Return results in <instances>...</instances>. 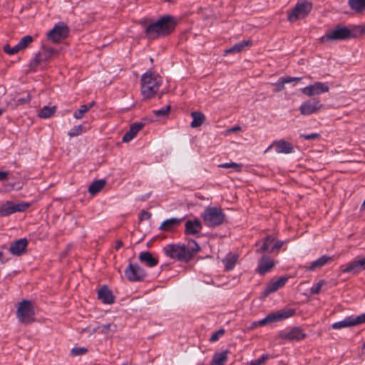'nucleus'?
I'll return each mask as SVG.
<instances>
[{"instance_id":"25","label":"nucleus","mask_w":365,"mask_h":365,"mask_svg":"<svg viewBox=\"0 0 365 365\" xmlns=\"http://www.w3.org/2000/svg\"><path fill=\"white\" fill-rule=\"evenodd\" d=\"M143 126L144 124L142 123H133L130 125L129 130L126 132L123 136L122 141L124 143H128L132 140Z\"/></svg>"},{"instance_id":"21","label":"nucleus","mask_w":365,"mask_h":365,"mask_svg":"<svg viewBox=\"0 0 365 365\" xmlns=\"http://www.w3.org/2000/svg\"><path fill=\"white\" fill-rule=\"evenodd\" d=\"M28 240L26 238H21L12 242L9 247V252L16 256L21 255L26 250Z\"/></svg>"},{"instance_id":"54","label":"nucleus","mask_w":365,"mask_h":365,"mask_svg":"<svg viewBox=\"0 0 365 365\" xmlns=\"http://www.w3.org/2000/svg\"><path fill=\"white\" fill-rule=\"evenodd\" d=\"M9 171H0V181L8 180Z\"/></svg>"},{"instance_id":"34","label":"nucleus","mask_w":365,"mask_h":365,"mask_svg":"<svg viewBox=\"0 0 365 365\" xmlns=\"http://www.w3.org/2000/svg\"><path fill=\"white\" fill-rule=\"evenodd\" d=\"M192 121L190 123L192 128L200 127L205 121V116L201 112L195 111L191 113Z\"/></svg>"},{"instance_id":"5","label":"nucleus","mask_w":365,"mask_h":365,"mask_svg":"<svg viewBox=\"0 0 365 365\" xmlns=\"http://www.w3.org/2000/svg\"><path fill=\"white\" fill-rule=\"evenodd\" d=\"M284 243V241H275L274 237L267 235L262 240L256 242L255 245L258 247L256 250V252L278 253Z\"/></svg>"},{"instance_id":"30","label":"nucleus","mask_w":365,"mask_h":365,"mask_svg":"<svg viewBox=\"0 0 365 365\" xmlns=\"http://www.w3.org/2000/svg\"><path fill=\"white\" fill-rule=\"evenodd\" d=\"M228 353L227 350L215 353L210 365H224L228 360Z\"/></svg>"},{"instance_id":"37","label":"nucleus","mask_w":365,"mask_h":365,"mask_svg":"<svg viewBox=\"0 0 365 365\" xmlns=\"http://www.w3.org/2000/svg\"><path fill=\"white\" fill-rule=\"evenodd\" d=\"M56 111L54 106L49 107L48 106H43L38 113V116L41 118H48L51 117Z\"/></svg>"},{"instance_id":"32","label":"nucleus","mask_w":365,"mask_h":365,"mask_svg":"<svg viewBox=\"0 0 365 365\" xmlns=\"http://www.w3.org/2000/svg\"><path fill=\"white\" fill-rule=\"evenodd\" d=\"M348 5L355 13L361 14L365 11V0H348Z\"/></svg>"},{"instance_id":"19","label":"nucleus","mask_w":365,"mask_h":365,"mask_svg":"<svg viewBox=\"0 0 365 365\" xmlns=\"http://www.w3.org/2000/svg\"><path fill=\"white\" fill-rule=\"evenodd\" d=\"M289 277L287 276L280 277L279 279H272L269 284L266 286V287L264 289L263 295L264 297H267L270 294L276 292L279 288L284 287L285 284L287 283Z\"/></svg>"},{"instance_id":"24","label":"nucleus","mask_w":365,"mask_h":365,"mask_svg":"<svg viewBox=\"0 0 365 365\" xmlns=\"http://www.w3.org/2000/svg\"><path fill=\"white\" fill-rule=\"evenodd\" d=\"M182 221V218L172 217L167 219L161 223L159 229L163 232H171L178 227Z\"/></svg>"},{"instance_id":"44","label":"nucleus","mask_w":365,"mask_h":365,"mask_svg":"<svg viewBox=\"0 0 365 365\" xmlns=\"http://www.w3.org/2000/svg\"><path fill=\"white\" fill-rule=\"evenodd\" d=\"M33 41V37L27 35L24 36L19 42V46L24 50Z\"/></svg>"},{"instance_id":"59","label":"nucleus","mask_w":365,"mask_h":365,"mask_svg":"<svg viewBox=\"0 0 365 365\" xmlns=\"http://www.w3.org/2000/svg\"><path fill=\"white\" fill-rule=\"evenodd\" d=\"M95 103L93 101V102H91L90 103L88 104H86V106H89V110L94 106Z\"/></svg>"},{"instance_id":"9","label":"nucleus","mask_w":365,"mask_h":365,"mask_svg":"<svg viewBox=\"0 0 365 365\" xmlns=\"http://www.w3.org/2000/svg\"><path fill=\"white\" fill-rule=\"evenodd\" d=\"M34 309L31 302L29 300H23L19 305L16 315L19 320L25 324L34 322Z\"/></svg>"},{"instance_id":"13","label":"nucleus","mask_w":365,"mask_h":365,"mask_svg":"<svg viewBox=\"0 0 365 365\" xmlns=\"http://www.w3.org/2000/svg\"><path fill=\"white\" fill-rule=\"evenodd\" d=\"M365 270V257H358L349 263L340 266L342 273H351L354 275Z\"/></svg>"},{"instance_id":"61","label":"nucleus","mask_w":365,"mask_h":365,"mask_svg":"<svg viewBox=\"0 0 365 365\" xmlns=\"http://www.w3.org/2000/svg\"><path fill=\"white\" fill-rule=\"evenodd\" d=\"M365 206V200H364L363 203H362V207H364Z\"/></svg>"},{"instance_id":"23","label":"nucleus","mask_w":365,"mask_h":365,"mask_svg":"<svg viewBox=\"0 0 365 365\" xmlns=\"http://www.w3.org/2000/svg\"><path fill=\"white\" fill-rule=\"evenodd\" d=\"M185 232L186 235H197L202 230V223L198 219L194 220H187L185 222Z\"/></svg>"},{"instance_id":"27","label":"nucleus","mask_w":365,"mask_h":365,"mask_svg":"<svg viewBox=\"0 0 365 365\" xmlns=\"http://www.w3.org/2000/svg\"><path fill=\"white\" fill-rule=\"evenodd\" d=\"M98 297L104 304H112L114 302V297L112 292L106 285L103 286L98 292Z\"/></svg>"},{"instance_id":"12","label":"nucleus","mask_w":365,"mask_h":365,"mask_svg":"<svg viewBox=\"0 0 365 365\" xmlns=\"http://www.w3.org/2000/svg\"><path fill=\"white\" fill-rule=\"evenodd\" d=\"M125 276L130 282H141L146 277V272L138 264L129 263L125 269Z\"/></svg>"},{"instance_id":"50","label":"nucleus","mask_w":365,"mask_h":365,"mask_svg":"<svg viewBox=\"0 0 365 365\" xmlns=\"http://www.w3.org/2000/svg\"><path fill=\"white\" fill-rule=\"evenodd\" d=\"M225 334V329H220L218 331L213 333L210 338V342H214L215 341H217L220 336H222Z\"/></svg>"},{"instance_id":"28","label":"nucleus","mask_w":365,"mask_h":365,"mask_svg":"<svg viewBox=\"0 0 365 365\" xmlns=\"http://www.w3.org/2000/svg\"><path fill=\"white\" fill-rule=\"evenodd\" d=\"M139 259L141 262L145 263L148 267H153L158 264V259L153 257L150 252H143L140 253Z\"/></svg>"},{"instance_id":"42","label":"nucleus","mask_w":365,"mask_h":365,"mask_svg":"<svg viewBox=\"0 0 365 365\" xmlns=\"http://www.w3.org/2000/svg\"><path fill=\"white\" fill-rule=\"evenodd\" d=\"M326 284H327V282L325 280H324V279L319 280L316 284H314L310 289L311 294H318L320 292L322 287Z\"/></svg>"},{"instance_id":"6","label":"nucleus","mask_w":365,"mask_h":365,"mask_svg":"<svg viewBox=\"0 0 365 365\" xmlns=\"http://www.w3.org/2000/svg\"><path fill=\"white\" fill-rule=\"evenodd\" d=\"M312 9V4L309 0H299L295 6L288 11L287 19L290 22L306 17Z\"/></svg>"},{"instance_id":"52","label":"nucleus","mask_w":365,"mask_h":365,"mask_svg":"<svg viewBox=\"0 0 365 365\" xmlns=\"http://www.w3.org/2000/svg\"><path fill=\"white\" fill-rule=\"evenodd\" d=\"M284 80V83H289L292 82L299 81L302 79L301 77H290V76H286V77H282Z\"/></svg>"},{"instance_id":"3","label":"nucleus","mask_w":365,"mask_h":365,"mask_svg":"<svg viewBox=\"0 0 365 365\" xmlns=\"http://www.w3.org/2000/svg\"><path fill=\"white\" fill-rule=\"evenodd\" d=\"M295 311L293 309H282L268 314L264 318L256 321L253 324L255 326L259 327L270 326L292 317Z\"/></svg>"},{"instance_id":"1","label":"nucleus","mask_w":365,"mask_h":365,"mask_svg":"<svg viewBox=\"0 0 365 365\" xmlns=\"http://www.w3.org/2000/svg\"><path fill=\"white\" fill-rule=\"evenodd\" d=\"M177 19L170 15H165L157 21L143 24L145 37L154 40L170 34L175 29Z\"/></svg>"},{"instance_id":"17","label":"nucleus","mask_w":365,"mask_h":365,"mask_svg":"<svg viewBox=\"0 0 365 365\" xmlns=\"http://www.w3.org/2000/svg\"><path fill=\"white\" fill-rule=\"evenodd\" d=\"M58 54V51L51 47L43 46L42 48L36 55L34 62L36 66L43 62L49 61L53 56Z\"/></svg>"},{"instance_id":"60","label":"nucleus","mask_w":365,"mask_h":365,"mask_svg":"<svg viewBox=\"0 0 365 365\" xmlns=\"http://www.w3.org/2000/svg\"><path fill=\"white\" fill-rule=\"evenodd\" d=\"M3 113V110L0 108V115Z\"/></svg>"},{"instance_id":"36","label":"nucleus","mask_w":365,"mask_h":365,"mask_svg":"<svg viewBox=\"0 0 365 365\" xmlns=\"http://www.w3.org/2000/svg\"><path fill=\"white\" fill-rule=\"evenodd\" d=\"M200 250V247L195 240H190L188 242L187 245H185V252L190 255V259L193 257L195 254Z\"/></svg>"},{"instance_id":"18","label":"nucleus","mask_w":365,"mask_h":365,"mask_svg":"<svg viewBox=\"0 0 365 365\" xmlns=\"http://www.w3.org/2000/svg\"><path fill=\"white\" fill-rule=\"evenodd\" d=\"M272 147L275 148V151L277 153L290 154L294 153V148L293 145L284 140L273 141L272 143L267 148L266 151L269 150Z\"/></svg>"},{"instance_id":"41","label":"nucleus","mask_w":365,"mask_h":365,"mask_svg":"<svg viewBox=\"0 0 365 365\" xmlns=\"http://www.w3.org/2000/svg\"><path fill=\"white\" fill-rule=\"evenodd\" d=\"M83 132H85V130H83V127L81 125H78L73 126L70 130L68 135L70 137L73 138V137H76V136L81 135Z\"/></svg>"},{"instance_id":"33","label":"nucleus","mask_w":365,"mask_h":365,"mask_svg":"<svg viewBox=\"0 0 365 365\" xmlns=\"http://www.w3.org/2000/svg\"><path fill=\"white\" fill-rule=\"evenodd\" d=\"M105 180H98L93 181L88 187V192L91 195H95L99 192L106 185Z\"/></svg>"},{"instance_id":"48","label":"nucleus","mask_w":365,"mask_h":365,"mask_svg":"<svg viewBox=\"0 0 365 365\" xmlns=\"http://www.w3.org/2000/svg\"><path fill=\"white\" fill-rule=\"evenodd\" d=\"M30 207V203L29 202H21L18 204H14L15 212H24L26 210Z\"/></svg>"},{"instance_id":"45","label":"nucleus","mask_w":365,"mask_h":365,"mask_svg":"<svg viewBox=\"0 0 365 365\" xmlns=\"http://www.w3.org/2000/svg\"><path fill=\"white\" fill-rule=\"evenodd\" d=\"M269 359V354H263L258 359L252 360L250 365H262Z\"/></svg>"},{"instance_id":"46","label":"nucleus","mask_w":365,"mask_h":365,"mask_svg":"<svg viewBox=\"0 0 365 365\" xmlns=\"http://www.w3.org/2000/svg\"><path fill=\"white\" fill-rule=\"evenodd\" d=\"M284 82L282 78H279L277 82L272 83L275 88L274 89V92L277 93L282 91L284 88Z\"/></svg>"},{"instance_id":"38","label":"nucleus","mask_w":365,"mask_h":365,"mask_svg":"<svg viewBox=\"0 0 365 365\" xmlns=\"http://www.w3.org/2000/svg\"><path fill=\"white\" fill-rule=\"evenodd\" d=\"M118 329V327L116 324L113 323H108L106 324H103L101 326H98L97 330L99 332L108 334L109 332H115Z\"/></svg>"},{"instance_id":"20","label":"nucleus","mask_w":365,"mask_h":365,"mask_svg":"<svg viewBox=\"0 0 365 365\" xmlns=\"http://www.w3.org/2000/svg\"><path fill=\"white\" fill-rule=\"evenodd\" d=\"M275 262L267 255H263L259 260L256 271L260 275H264L271 271L275 266Z\"/></svg>"},{"instance_id":"22","label":"nucleus","mask_w":365,"mask_h":365,"mask_svg":"<svg viewBox=\"0 0 365 365\" xmlns=\"http://www.w3.org/2000/svg\"><path fill=\"white\" fill-rule=\"evenodd\" d=\"M22 96H19L20 93H15L11 99V104L14 107L27 104L31 99V96L28 91H24L21 93Z\"/></svg>"},{"instance_id":"57","label":"nucleus","mask_w":365,"mask_h":365,"mask_svg":"<svg viewBox=\"0 0 365 365\" xmlns=\"http://www.w3.org/2000/svg\"><path fill=\"white\" fill-rule=\"evenodd\" d=\"M5 262L6 261L4 259V254L0 251V264H4Z\"/></svg>"},{"instance_id":"2","label":"nucleus","mask_w":365,"mask_h":365,"mask_svg":"<svg viewBox=\"0 0 365 365\" xmlns=\"http://www.w3.org/2000/svg\"><path fill=\"white\" fill-rule=\"evenodd\" d=\"M140 91L145 98H152L158 93L162 84V78L158 74L148 71L141 76Z\"/></svg>"},{"instance_id":"14","label":"nucleus","mask_w":365,"mask_h":365,"mask_svg":"<svg viewBox=\"0 0 365 365\" xmlns=\"http://www.w3.org/2000/svg\"><path fill=\"white\" fill-rule=\"evenodd\" d=\"M322 106L323 105L319 99L311 98L303 102L299 110L302 115H309L319 110Z\"/></svg>"},{"instance_id":"11","label":"nucleus","mask_w":365,"mask_h":365,"mask_svg":"<svg viewBox=\"0 0 365 365\" xmlns=\"http://www.w3.org/2000/svg\"><path fill=\"white\" fill-rule=\"evenodd\" d=\"M69 33V29L63 22H58L48 33L47 37L53 43H58L66 38Z\"/></svg>"},{"instance_id":"29","label":"nucleus","mask_w":365,"mask_h":365,"mask_svg":"<svg viewBox=\"0 0 365 365\" xmlns=\"http://www.w3.org/2000/svg\"><path fill=\"white\" fill-rule=\"evenodd\" d=\"M252 44L251 41H242L231 46L230 48L225 50V54L230 53H238L242 51L245 48L250 46Z\"/></svg>"},{"instance_id":"53","label":"nucleus","mask_w":365,"mask_h":365,"mask_svg":"<svg viewBox=\"0 0 365 365\" xmlns=\"http://www.w3.org/2000/svg\"><path fill=\"white\" fill-rule=\"evenodd\" d=\"M4 51L9 55H14L16 53V52L14 50V48L11 47L8 44L4 47Z\"/></svg>"},{"instance_id":"35","label":"nucleus","mask_w":365,"mask_h":365,"mask_svg":"<svg viewBox=\"0 0 365 365\" xmlns=\"http://www.w3.org/2000/svg\"><path fill=\"white\" fill-rule=\"evenodd\" d=\"M14 212V204L11 202L7 201L0 206V217L8 216Z\"/></svg>"},{"instance_id":"55","label":"nucleus","mask_w":365,"mask_h":365,"mask_svg":"<svg viewBox=\"0 0 365 365\" xmlns=\"http://www.w3.org/2000/svg\"><path fill=\"white\" fill-rule=\"evenodd\" d=\"M241 130H242V128L240 126H235V127H232V128H230L229 130H227V133H235V132L240 131Z\"/></svg>"},{"instance_id":"39","label":"nucleus","mask_w":365,"mask_h":365,"mask_svg":"<svg viewBox=\"0 0 365 365\" xmlns=\"http://www.w3.org/2000/svg\"><path fill=\"white\" fill-rule=\"evenodd\" d=\"M219 168H231L236 172H240L242 170V165L236 163H225L218 165Z\"/></svg>"},{"instance_id":"51","label":"nucleus","mask_w":365,"mask_h":365,"mask_svg":"<svg viewBox=\"0 0 365 365\" xmlns=\"http://www.w3.org/2000/svg\"><path fill=\"white\" fill-rule=\"evenodd\" d=\"M151 217V213L146 211V210H142L139 214V220L143 221L148 220Z\"/></svg>"},{"instance_id":"58","label":"nucleus","mask_w":365,"mask_h":365,"mask_svg":"<svg viewBox=\"0 0 365 365\" xmlns=\"http://www.w3.org/2000/svg\"><path fill=\"white\" fill-rule=\"evenodd\" d=\"M122 246H123L122 242H118L117 243V245H116L115 249H116V250H118V249H120Z\"/></svg>"},{"instance_id":"7","label":"nucleus","mask_w":365,"mask_h":365,"mask_svg":"<svg viewBox=\"0 0 365 365\" xmlns=\"http://www.w3.org/2000/svg\"><path fill=\"white\" fill-rule=\"evenodd\" d=\"M163 252L167 257L178 261L188 262L190 260V255L185 252V245H167Z\"/></svg>"},{"instance_id":"43","label":"nucleus","mask_w":365,"mask_h":365,"mask_svg":"<svg viewBox=\"0 0 365 365\" xmlns=\"http://www.w3.org/2000/svg\"><path fill=\"white\" fill-rule=\"evenodd\" d=\"M88 349L86 347H74L71 350L72 356H81L88 352Z\"/></svg>"},{"instance_id":"8","label":"nucleus","mask_w":365,"mask_h":365,"mask_svg":"<svg viewBox=\"0 0 365 365\" xmlns=\"http://www.w3.org/2000/svg\"><path fill=\"white\" fill-rule=\"evenodd\" d=\"M356 36L354 30L347 26H337L333 30L327 33L322 38V40L327 41H346Z\"/></svg>"},{"instance_id":"49","label":"nucleus","mask_w":365,"mask_h":365,"mask_svg":"<svg viewBox=\"0 0 365 365\" xmlns=\"http://www.w3.org/2000/svg\"><path fill=\"white\" fill-rule=\"evenodd\" d=\"M321 135L319 133H310V134H300L299 138L304 140H313L320 138Z\"/></svg>"},{"instance_id":"16","label":"nucleus","mask_w":365,"mask_h":365,"mask_svg":"<svg viewBox=\"0 0 365 365\" xmlns=\"http://www.w3.org/2000/svg\"><path fill=\"white\" fill-rule=\"evenodd\" d=\"M282 339L286 341H301L305 339L306 334L299 327H293L289 330H284L280 332Z\"/></svg>"},{"instance_id":"10","label":"nucleus","mask_w":365,"mask_h":365,"mask_svg":"<svg viewBox=\"0 0 365 365\" xmlns=\"http://www.w3.org/2000/svg\"><path fill=\"white\" fill-rule=\"evenodd\" d=\"M363 324H365V313L357 316L351 315L346 317L341 321L332 324L331 328L333 329L338 330L344 328L356 327Z\"/></svg>"},{"instance_id":"47","label":"nucleus","mask_w":365,"mask_h":365,"mask_svg":"<svg viewBox=\"0 0 365 365\" xmlns=\"http://www.w3.org/2000/svg\"><path fill=\"white\" fill-rule=\"evenodd\" d=\"M170 106H167L159 110H154L153 113L156 116H165L169 113Z\"/></svg>"},{"instance_id":"26","label":"nucleus","mask_w":365,"mask_h":365,"mask_svg":"<svg viewBox=\"0 0 365 365\" xmlns=\"http://www.w3.org/2000/svg\"><path fill=\"white\" fill-rule=\"evenodd\" d=\"M332 260V257L328 255H322L319 258L313 261L309 266L304 267L307 271H314L317 269H319Z\"/></svg>"},{"instance_id":"40","label":"nucleus","mask_w":365,"mask_h":365,"mask_svg":"<svg viewBox=\"0 0 365 365\" xmlns=\"http://www.w3.org/2000/svg\"><path fill=\"white\" fill-rule=\"evenodd\" d=\"M89 110V106H86V104L81 106V107L77 109L74 113L73 117L76 119H81L86 113Z\"/></svg>"},{"instance_id":"15","label":"nucleus","mask_w":365,"mask_h":365,"mask_svg":"<svg viewBox=\"0 0 365 365\" xmlns=\"http://www.w3.org/2000/svg\"><path fill=\"white\" fill-rule=\"evenodd\" d=\"M329 91L327 83L315 82L314 84L307 86L302 89V92L307 96H318Z\"/></svg>"},{"instance_id":"56","label":"nucleus","mask_w":365,"mask_h":365,"mask_svg":"<svg viewBox=\"0 0 365 365\" xmlns=\"http://www.w3.org/2000/svg\"><path fill=\"white\" fill-rule=\"evenodd\" d=\"M13 48H14V51L16 52V53H18V52H19L20 51L23 50V49L21 48V46H19V43H18L16 46H14Z\"/></svg>"},{"instance_id":"62","label":"nucleus","mask_w":365,"mask_h":365,"mask_svg":"<svg viewBox=\"0 0 365 365\" xmlns=\"http://www.w3.org/2000/svg\"><path fill=\"white\" fill-rule=\"evenodd\" d=\"M363 349H365V344H364Z\"/></svg>"},{"instance_id":"4","label":"nucleus","mask_w":365,"mask_h":365,"mask_svg":"<svg viewBox=\"0 0 365 365\" xmlns=\"http://www.w3.org/2000/svg\"><path fill=\"white\" fill-rule=\"evenodd\" d=\"M201 217L205 224L208 227H215L222 225L225 220V214L222 210L215 207H207Z\"/></svg>"},{"instance_id":"31","label":"nucleus","mask_w":365,"mask_h":365,"mask_svg":"<svg viewBox=\"0 0 365 365\" xmlns=\"http://www.w3.org/2000/svg\"><path fill=\"white\" fill-rule=\"evenodd\" d=\"M237 255L232 253L227 254L222 259V263L225 266V270L230 271L233 269L237 263Z\"/></svg>"}]
</instances>
